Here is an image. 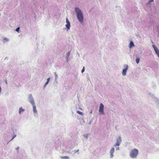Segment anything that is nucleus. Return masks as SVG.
I'll return each instance as SVG.
<instances>
[{"instance_id": "27", "label": "nucleus", "mask_w": 159, "mask_h": 159, "mask_svg": "<svg viewBox=\"0 0 159 159\" xmlns=\"http://www.w3.org/2000/svg\"><path fill=\"white\" fill-rule=\"evenodd\" d=\"M50 78H48L47 79V81H48L49 82V80H50Z\"/></svg>"}, {"instance_id": "19", "label": "nucleus", "mask_w": 159, "mask_h": 159, "mask_svg": "<svg viewBox=\"0 0 159 159\" xmlns=\"http://www.w3.org/2000/svg\"><path fill=\"white\" fill-rule=\"evenodd\" d=\"M77 113H78L79 114L82 115V116H83V113L82 112H81V111H77Z\"/></svg>"}, {"instance_id": "12", "label": "nucleus", "mask_w": 159, "mask_h": 159, "mask_svg": "<svg viewBox=\"0 0 159 159\" xmlns=\"http://www.w3.org/2000/svg\"><path fill=\"white\" fill-rule=\"evenodd\" d=\"M9 41V39L6 37L4 38L3 39V42L4 43L8 42V41Z\"/></svg>"}, {"instance_id": "18", "label": "nucleus", "mask_w": 159, "mask_h": 159, "mask_svg": "<svg viewBox=\"0 0 159 159\" xmlns=\"http://www.w3.org/2000/svg\"><path fill=\"white\" fill-rule=\"evenodd\" d=\"M140 61V59L139 58H137L136 59V61L137 64L139 63Z\"/></svg>"}, {"instance_id": "10", "label": "nucleus", "mask_w": 159, "mask_h": 159, "mask_svg": "<svg viewBox=\"0 0 159 159\" xmlns=\"http://www.w3.org/2000/svg\"><path fill=\"white\" fill-rule=\"evenodd\" d=\"M121 141V137L120 136H119L116 139V142L120 144Z\"/></svg>"}, {"instance_id": "8", "label": "nucleus", "mask_w": 159, "mask_h": 159, "mask_svg": "<svg viewBox=\"0 0 159 159\" xmlns=\"http://www.w3.org/2000/svg\"><path fill=\"white\" fill-rule=\"evenodd\" d=\"M66 24L65 26L67 29L69 30L70 27V23L67 18L66 19Z\"/></svg>"}, {"instance_id": "29", "label": "nucleus", "mask_w": 159, "mask_h": 159, "mask_svg": "<svg viewBox=\"0 0 159 159\" xmlns=\"http://www.w3.org/2000/svg\"><path fill=\"white\" fill-rule=\"evenodd\" d=\"M5 83H6V84H7V80H5Z\"/></svg>"}, {"instance_id": "6", "label": "nucleus", "mask_w": 159, "mask_h": 159, "mask_svg": "<svg viewBox=\"0 0 159 159\" xmlns=\"http://www.w3.org/2000/svg\"><path fill=\"white\" fill-rule=\"evenodd\" d=\"M128 68V66L127 64H125L124 65V68L123 69L122 73L123 76L126 75V73L127 71Z\"/></svg>"}, {"instance_id": "28", "label": "nucleus", "mask_w": 159, "mask_h": 159, "mask_svg": "<svg viewBox=\"0 0 159 159\" xmlns=\"http://www.w3.org/2000/svg\"><path fill=\"white\" fill-rule=\"evenodd\" d=\"M19 148V147H17L16 148V150H18Z\"/></svg>"}, {"instance_id": "7", "label": "nucleus", "mask_w": 159, "mask_h": 159, "mask_svg": "<svg viewBox=\"0 0 159 159\" xmlns=\"http://www.w3.org/2000/svg\"><path fill=\"white\" fill-rule=\"evenodd\" d=\"M115 151V148L113 147L111 148L110 151V157L112 158L114 157L113 153Z\"/></svg>"}, {"instance_id": "16", "label": "nucleus", "mask_w": 159, "mask_h": 159, "mask_svg": "<svg viewBox=\"0 0 159 159\" xmlns=\"http://www.w3.org/2000/svg\"><path fill=\"white\" fill-rule=\"evenodd\" d=\"M120 143L116 142L114 145V146L116 147V146H120Z\"/></svg>"}, {"instance_id": "11", "label": "nucleus", "mask_w": 159, "mask_h": 159, "mask_svg": "<svg viewBox=\"0 0 159 159\" xmlns=\"http://www.w3.org/2000/svg\"><path fill=\"white\" fill-rule=\"evenodd\" d=\"M134 46V42L132 41H130L129 45V47L130 48H132Z\"/></svg>"}, {"instance_id": "20", "label": "nucleus", "mask_w": 159, "mask_h": 159, "mask_svg": "<svg viewBox=\"0 0 159 159\" xmlns=\"http://www.w3.org/2000/svg\"><path fill=\"white\" fill-rule=\"evenodd\" d=\"M49 82L48 81H47L44 84V88H45L46 85L48 84Z\"/></svg>"}, {"instance_id": "17", "label": "nucleus", "mask_w": 159, "mask_h": 159, "mask_svg": "<svg viewBox=\"0 0 159 159\" xmlns=\"http://www.w3.org/2000/svg\"><path fill=\"white\" fill-rule=\"evenodd\" d=\"M70 51H69L67 54V55H66V57H67V59L68 60V57H69V56H70Z\"/></svg>"}, {"instance_id": "31", "label": "nucleus", "mask_w": 159, "mask_h": 159, "mask_svg": "<svg viewBox=\"0 0 159 159\" xmlns=\"http://www.w3.org/2000/svg\"><path fill=\"white\" fill-rule=\"evenodd\" d=\"M152 43H153L152 42Z\"/></svg>"}, {"instance_id": "22", "label": "nucleus", "mask_w": 159, "mask_h": 159, "mask_svg": "<svg viewBox=\"0 0 159 159\" xmlns=\"http://www.w3.org/2000/svg\"><path fill=\"white\" fill-rule=\"evenodd\" d=\"M84 67H83V69H82V70H81V72L82 73H83V72H84Z\"/></svg>"}, {"instance_id": "26", "label": "nucleus", "mask_w": 159, "mask_h": 159, "mask_svg": "<svg viewBox=\"0 0 159 159\" xmlns=\"http://www.w3.org/2000/svg\"><path fill=\"white\" fill-rule=\"evenodd\" d=\"M16 137V135H14V137H13V138L11 139V140H12L13 139L15 138V137Z\"/></svg>"}, {"instance_id": "25", "label": "nucleus", "mask_w": 159, "mask_h": 159, "mask_svg": "<svg viewBox=\"0 0 159 159\" xmlns=\"http://www.w3.org/2000/svg\"><path fill=\"white\" fill-rule=\"evenodd\" d=\"M19 30H20L19 28L18 27L17 28H16V31L17 32H18Z\"/></svg>"}, {"instance_id": "4", "label": "nucleus", "mask_w": 159, "mask_h": 159, "mask_svg": "<svg viewBox=\"0 0 159 159\" xmlns=\"http://www.w3.org/2000/svg\"><path fill=\"white\" fill-rule=\"evenodd\" d=\"M28 101L31 105L35 104V101L31 94H30L28 95Z\"/></svg>"}, {"instance_id": "2", "label": "nucleus", "mask_w": 159, "mask_h": 159, "mask_svg": "<svg viewBox=\"0 0 159 159\" xmlns=\"http://www.w3.org/2000/svg\"><path fill=\"white\" fill-rule=\"evenodd\" d=\"M139 154V150L136 148H134L131 150L130 152V157L133 159L136 158Z\"/></svg>"}, {"instance_id": "24", "label": "nucleus", "mask_w": 159, "mask_h": 159, "mask_svg": "<svg viewBox=\"0 0 159 159\" xmlns=\"http://www.w3.org/2000/svg\"><path fill=\"white\" fill-rule=\"evenodd\" d=\"M116 150H119V149H120V148H119V147L118 146V147H116Z\"/></svg>"}, {"instance_id": "23", "label": "nucleus", "mask_w": 159, "mask_h": 159, "mask_svg": "<svg viewBox=\"0 0 159 159\" xmlns=\"http://www.w3.org/2000/svg\"><path fill=\"white\" fill-rule=\"evenodd\" d=\"M153 0H150V1H149V2H148V4H150L151 3V2H153Z\"/></svg>"}, {"instance_id": "21", "label": "nucleus", "mask_w": 159, "mask_h": 159, "mask_svg": "<svg viewBox=\"0 0 159 159\" xmlns=\"http://www.w3.org/2000/svg\"><path fill=\"white\" fill-rule=\"evenodd\" d=\"M54 74L55 75V79H56L57 78V73L56 72L54 73Z\"/></svg>"}, {"instance_id": "15", "label": "nucleus", "mask_w": 159, "mask_h": 159, "mask_svg": "<svg viewBox=\"0 0 159 159\" xmlns=\"http://www.w3.org/2000/svg\"><path fill=\"white\" fill-rule=\"evenodd\" d=\"M89 136V134H86L83 135L84 137L86 139L88 138Z\"/></svg>"}, {"instance_id": "9", "label": "nucleus", "mask_w": 159, "mask_h": 159, "mask_svg": "<svg viewBox=\"0 0 159 159\" xmlns=\"http://www.w3.org/2000/svg\"><path fill=\"white\" fill-rule=\"evenodd\" d=\"M33 107V112L34 114H36L37 113V110L36 109V107L35 103L32 105Z\"/></svg>"}, {"instance_id": "1", "label": "nucleus", "mask_w": 159, "mask_h": 159, "mask_svg": "<svg viewBox=\"0 0 159 159\" xmlns=\"http://www.w3.org/2000/svg\"><path fill=\"white\" fill-rule=\"evenodd\" d=\"M75 12L77 18L79 22L82 23L84 21V16L81 10L78 7H75Z\"/></svg>"}, {"instance_id": "14", "label": "nucleus", "mask_w": 159, "mask_h": 159, "mask_svg": "<svg viewBox=\"0 0 159 159\" xmlns=\"http://www.w3.org/2000/svg\"><path fill=\"white\" fill-rule=\"evenodd\" d=\"M61 158L62 159H69V157L67 156L61 157Z\"/></svg>"}, {"instance_id": "3", "label": "nucleus", "mask_w": 159, "mask_h": 159, "mask_svg": "<svg viewBox=\"0 0 159 159\" xmlns=\"http://www.w3.org/2000/svg\"><path fill=\"white\" fill-rule=\"evenodd\" d=\"M150 95L152 100L155 102V103L157 105H159V99L155 97L154 95L150 93Z\"/></svg>"}, {"instance_id": "5", "label": "nucleus", "mask_w": 159, "mask_h": 159, "mask_svg": "<svg viewBox=\"0 0 159 159\" xmlns=\"http://www.w3.org/2000/svg\"><path fill=\"white\" fill-rule=\"evenodd\" d=\"M104 107L102 103H100L99 107V112L101 115H103L104 114L103 110Z\"/></svg>"}, {"instance_id": "30", "label": "nucleus", "mask_w": 159, "mask_h": 159, "mask_svg": "<svg viewBox=\"0 0 159 159\" xmlns=\"http://www.w3.org/2000/svg\"><path fill=\"white\" fill-rule=\"evenodd\" d=\"M92 113V111H90V113L91 114V113Z\"/></svg>"}, {"instance_id": "13", "label": "nucleus", "mask_w": 159, "mask_h": 159, "mask_svg": "<svg viewBox=\"0 0 159 159\" xmlns=\"http://www.w3.org/2000/svg\"><path fill=\"white\" fill-rule=\"evenodd\" d=\"M24 109L22 108V107H20L19 109V113L20 114H21L22 112H24Z\"/></svg>"}]
</instances>
